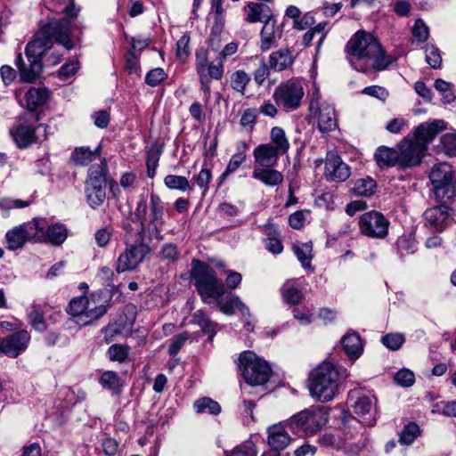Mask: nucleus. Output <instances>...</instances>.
<instances>
[{
  "label": "nucleus",
  "mask_w": 456,
  "mask_h": 456,
  "mask_svg": "<svg viewBox=\"0 0 456 456\" xmlns=\"http://www.w3.org/2000/svg\"><path fill=\"white\" fill-rule=\"evenodd\" d=\"M316 23V19L314 16L313 12H306L304 14L297 26L295 28H324L327 23L319 22Z\"/></svg>",
  "instance_id": "obj_60"
},
{
  "label": "nucleus",
  "mask_w": 456,
  "mask_h": 456,
  "mask_svg": "<svg viewBox=\"0 0 456 456\" xmlns=\"http://www.w3.org/2000/svg\"><path fill=\"white\" fill-rule=\"evenodd\" d=\"M194 408L198 413L208 412L212 415H218L221 412V406L209 397H203L194 403Z\"/></svg>",
  "instance_id": "obj_48"
},
{
  "label": "nucleus",
  "mask_w": 456,
  "mask_h": 456,
  "mask_svg": "<svg viewBox=\"0 0 456 456\" xmlns=\"http://www.w3.org/2000/svg\"><path fill=\"white\" fill-rule=\"evenodd\" d=\"M339 372L330 362H322L308 377V389L314 399L322 403L332 400L338 393Z\"/></svg>",
  "instance_id": "obj_4"
},
{
  "label": "nucleus",
  "mask_w": 456,
  "mask_h": 456,
  "mask_svg": "<svg viewBox=\"0 0 456 456\" xmlns=\"http://www.w3.org/2000/svg\"><path fill=\"white\" fill-rule=\"evenodd\" d=\"M29 232L27 231L24 224H20L9 230L5 234L7 248L16 250L21 248L29 239Z\"/></svg>",
  "instance_id": "obj_27"
},
{
  "label": "nucleus",
  "mask_w": 456,
  "mask_h": 456,
  "mask_svg": "<svg viewBox=\"0 0 456 456\" xmlns=\"http://www.w3.org/2000/svg\"><path fill=\"white\" fill-rule=\"evenodd\" d=\"M108 165L103 159L100 164L92 165L85 184L86 201L92 208L101 206L106 198Z\"/></svg>",
  "instance_id": "obj_9"
},
{
  "label": "nucleus",
  "mask_w": 456,
  "mask_h": 456,
  "mask_svg": "<svg viewBox=\"0 0 456 456\" xmlns=\"http://www.w3.org/2000/svg\"><path fill=\"white\" fill-rule=\"evenodd\" d=\"M313 247L310 242H297L293 245V251L303 267L307 268L311 265Z\"/></svg>",
  "instance_id": "obj_45"
},
{
  "label": "nucleus",
  "mask_w": 456,
  "mask_h": 456,
  "mask_svg": "<svg viewBox=\"0 0 456 456\" xmlns=\"http://www.w3.org/2000/svg\"><path fill=\"white\" fill-rule=\"evenodd\" d=\"M193 321L197 323L203 333L209 336L212 340L216 332L217 324L210 320L208 315L202 310L196 311L192 315Z\"/></svg>",
  "instance_id": "obj_40"
},
{
  "label": "nucleus",
  "mask_w": 456,
  "mask_h": 456,
  "mask_svg": "<svg viewBox=\"0 0 456 456\" xmlns=\"http://www.w3.org/2000/svg\"><path fill=\"white\" fill-rule=\"evenodd\" d=\"M28 232H29V239L33 242L45 241L47 223L44 218H35L28 224H24Z\"/></svg>",
  "instance_id": "obj_38"
},
{
  "label": "nucleus",
  "mask_w": 456,
  "mask_h": 456,
  "mask_svg": "<svg viewBox=\"0 0 456 456\" xmlns=\"http://www.w3.org/2000/svg\"><path fill=\"white\" fill-rule=\"evenodd\" d=\"M254 179L261 181L266 186H276L283 182L281 172L273 167L255 168L252 173Z\"/></svg>",
  "instance_id": "obj_30"
},
{
  "label": "nucleus",
  "mask_w": 456,
  "mask_h": 456,
  "mask_svg": "<svg viewBox=\"0 0 456 456\" xmlns=\"http://www.w3.org/2000/svg\"><path fill=\"white\" fill-rule=\"evenodd\" d=\"M253 156L256 164L262 167H273L281 156L271 143H262L253 151Z\"/></svg>",
  "instance_id": "obj_23"
},
{
  "label": "nucleus",
  "mask_w": 456,
  "mask_h": 456,
  "mask_svg": "<svg viewBox=\"0 0 456 456\" xmlns=\"http://www.w3.org/2000/svg\"><path fill=\"white\" fill-rule=\"evenodd\" d=\"M100 384L103 388L110 390L112 395H119L123 387L121 379L117 372L112 370H106L101 375Z\"/></svg>",
  "instance_id": "obj_39"
},
{
  "label": "nucleus",
  "mask_w": 456,
  "mask_h": 456,
  "mask_svg": "<svg viewBox=\"0 0 456 456\" xmlns=\"http://www.w3.org/2000/svg\"><path fill=\"white\" fill-rule=\"evenodd\" d=\"M25 106L28 112L35 110L45 104L49 99V90L45 87H30L25 94Z\"/></svg>",
  "instance_id": "obj_25"
},
{
  "label": "nucleus",
  "mask_w": 456,
  "mask_h": 456,
  "mask_svg": "<svg viewBox=\"0 0 456 456\" xmlns=\"http://www.w3.org/2000/svg\"><path fill=\"white\" fill-rule=\"evenodd\" d=\"M195 69L199 77L200 89L204 94L205 102H208L211 96L210 81L221 80L224 77V62L218 57L216 61H209L208 52L200 47L195 53Z\"/></svg>",
  "instance_id": "obj_8"
},
{
  "label": "nucleus",
  "mask_w": 456,
  "mask_h": 456,
  "mask_svg": "<svg viewBox=\"0 0 456 456\" xmlns=\"http://www.w3.org/2000/svg\"><path fill=\"white\" fill-rule=\"evenodd\" d=\"M271 69V65H267L265 58L261 57L259 59L258 67L253 72L255 83L259 86H263L265 79L270 76Z\"/></svg>",
  "instance_id": "obj_55"
},
{
  "label": "nucleus",
  "mask_w": 456,
  "mask_h": 456,
  "mask_svg": "<svg viewBox=\"0 0 456 456\" xmlns=\"http://www.w3.org/2000/svg\"><path fill=\"white\" fill-rule=\"evenodd\" d=\"M358 224L362 235L371 239H384L388 233L390 222L382 213L372 210L361 215Z\"/></svg>",
  "instance_id": "obj_15"
},
{
  "label": "nucleus",
  "mask_w": 456,
  "mask_h": 456,
  "mask_svg": "<svg viewBox=\"0 0 456 456\" xmlns=\"http://www.w3.org/2000/svg\"><path fill=\"white\" fill-rule=\"evenodd\" d=\"M420 435V428L415 422L406 424L399 433V443L403 445H411Z\"/></svg>",
  "instance_id": "obj_44"
},
{
  "label": "nucleus",
  "mask_w": 456,
  "mask_h": 456,
  "mask_svg": "<svg viewBox=\"0 0 456 456\" xmlns=\"http://www.w3.org/2000/svg\"><path fill=\"white\" fill-rule=\"evenodd\" d=\"M450 210L451 208L444 204L427 209L424 212L426 225L436 232H443L448 224Z\"/></svg>",
  "instance_id": "obj_22"
},
{
  "label": "nucleus",
  "mask_w": 456,
  "mask_h": 456,
  "mask_svg": "<svg viewBox=\"0 0 456 456\" xmlns=\"http://www.w3.org/2000/svg\"><path fill=\"white\" fill-rule=\"evenodd\" d=\"M212 298L215 299L218 309L224 314H233L235 308H237L243 316H248L250 314L248 307L240 300V298L232 292L226 291L224 286L223 287L222 291L218 292Z\"/></svg>",
  "instance_id": "obj_20"
},
{
  "label": "nucleus",
  "mask_w": 456,
  "mask_h": 456,
  "mask_svg": "<svg viewBox=\"0 0 456 456\" xmlns=\"http://www.w3.org/2000/svg\"><path fill=\"white\" fill-rule=\"evenodd\" d=\"M323 175L329 182L342 183L349 178L351 170L338 154L329 151L325 159Z\"/></svg>",
  "instance_id": "obj_17"
},
{
  "label": "nucleus",
  "mask_w": 456,
  "mask_h": 456,
  "mask_svg": "<svg viewBox=\"0 0 456 456\" xmlns=\"http://www.w3.org/2000/svg\"><path fill=\"white\" fill-rule=\"evenodd\" d=\"M396 384L402 387H411L415 381L414 373L409 370H401L397 371L394 378Z\"/></svg>",
  "instance_id": "obj_64"
},
{
  "label": "nucleus",
  "mask_w": 456,
  "mask_h": 456,
  "mask_svg": "<svg viewBox=\"0 0 456 456\" xmlns=\"http://www.w3.org/2000/svg\"><path fill=\"white\" fill-rule=\"evenodd\" d=\"M239 368L246 383L250 386L265 384L272 374L268 362L250 351L244 352L240 355Z\"/></svg>",
  "instance_id": "obj_10"
},
{
  "label": "nucleus",
  "mask_w": 456,
  "mask_h": 456,
  "mask_svg": "<svg viewBox=\"0 0 456 456\" xmlns=\"http://www.w3.org/2000/svg\"><path fill=\"white\" fill-rule=\"evenodd\" d=\"M305 91L302 84L294 79L281 82L273 91L276 105L289 112L297 110L302 103Z\"/></svg>",
  "instance_id": "obj_12"
},
{
  "label": "nucleus",
  "mask_w": 456,
  "mask_h": 456,
  "mask_svg": "<svg viewBox=\"0 0 456 456\" xmlns=\"http://www.w3.org/2000/svg\"><path fill=\"white\" fill-rule=\"evenodd\" d=\"M376 403L374 396L362 395L352 404L354 413L363 425L373 427L376 424Z\"/></svg>",
  "instance_id": "obj_19"
},
{
  "label": "nucleus",
  "mask_w": 456,
  "mask_h": 456,
  "mask_svg": "<svg viewBox=\"0 0 456 456\" xmlns=\"http://www.w3.org/2000/svg\"><path fill=\"white\" fill-rule=\"evenodd\" d=\"M258 110L256 108H248L241 113L240 125L241 127L252 132L257 120Z\"/></svg>",
  "instance_id": "obj_53"
},
{
  "label": "nucleus",
  "mask_w": 456,
  "mask_h": 456,
  "mask_svg": "<svg viewBox=\"0 0 456 456\" xmlns=\"http://www.w3.org/2000/svg\"><path fill=\"white\" fill-rule=\"evenodd\" d=\"M164 184L170 190H178L182 191H193V184L190 183L187 177L176 175H167L164 178Z\"/></svg>",
  "instance_id": "obj_41"
},
{
  "label": "nucleus",
  "mask_w": 456,
  "mask_h": 456,
  "mask_svg": "<svg viewBox=\"0 0 456 456\" xmlns=\"http://www.w3.org/2000/svg\"><path fill=\"white\" fill-rule=\"evenodd\" d=\"M191 278L194 286L204 303L221 292L224 283L216 276V271L208 264L193 259L191 262Z\"/></svg>",
  "instance_id": "obj_7"
},
{
  "label": "nucleus",
  "mask_w": 456,
  "mask_h": 456,
  "mask_svg": "<svg viewBox=\"0 0 456 456\" xmlns=\"http://www.w3.org/2000/svg\"><path fill=\"white\" fill-rule=\"evenodd\" d=\"M434 86L440 93L445 103H451L455 100L456 97L451 83L437 78L434 83Z\"/></svg>",
  "instance_id": "obj_54"
},
{
  "label": "nucleus",
  "mask_w": 456,
  "mask_h": 456,
  "mask_svg": "<svg viewBox=\"0 0 456 456\" xmlns=\"http://www.w3.org/2000/svg\"><path fill=\"white\" fill-rule=\"evenodd\" d=\"M101 145H99L94 151H92L89 147L82 146L76 148L72 154V160L79 166H86L92 162L96 156L101 153Z\"/></svg>",
  "instance_id": "obj_37"
},
{
  "label": "nucleus",
  "mask_w": 456,
  "mask_h": 456,
  "mask_svg": "<svg viewBox=\"0 0 456 456\" xmlns=\"http://www.w3.org/2000/svg\"><path fill=\"white\" fill-rule=\"evenodd\" d=\"M250 82V76L242 69H238L231 74L230 86L241 95L245 94L246 88Z\"/></svg>",
  "instance_id": "obj_42"
},
{
  "label": "nucleus",
  "mask_w": 456,
  "mask_h": 456,
  "mask_svg": "<svg viewBox=\"0 0 456 456\" xmlns=\"http://www.w3.org/2000/svg\"><path fill=\"white\" fill-rule=\"evenodd\" d=\"M320 444L323 447L327 448H345L346 450H349V452L353 455L358 454L363 444H349L345 442L343 444L339 442V440L332 434H324L319 438Z\"/></svg>",
  "instance_id": "obj_32"
},
{
  "label": "nucleus",
  "mask_w": 456,
  "mask_h": 456,
  "mask_svg": "<svg viewBox=\"0 0 456 456\" xmlns=\"http://www.w3.org/2000/svg\"><path fill=\"white\" fill-rule=\"evenodd\" d=\"M192 181L201 190L202 196H205L209 190V183L212 181V172L205 165L198 175H193Z\"/></svg>",
  "instance_id": "obj_51"
},
{
  "label": "nucleus",
  "mask_w": 456,
  "mask_h": 456,
  "mask_svg": "<svg viewBox=\"0 0 456 456\" xmlns=\"http://www.w3.org/2000/svg\"><path fill=\"white\" fill-rule=\"evenodd\" d=\"M443 151L449 156H456V134H446L441 137Z\"/></svg>",
  "instance_id": "obj_62"
},
{
  "label": "nucleus",
  "mask_w": 456,
  "mask_h": 456,
  "mask_svg": "<svg viewBox=\"0 0 456 456\" xmlns=\"http://www.w3.org/2000/svg\"><path fill=\"white\" fill-rule=\"evenodd\" d=\"M40 116L36 112H24L17 119V124L10 134L20 149H26L33 143L47 138V126L39 124Z\"/></svg>",
  "instance_id": "obj_5"
},
{
  "label": "nucleus",
  "mask_w": 456,
  "mask_h": 456,
  "mask_svg": "<svg viewBox=\"0 0 456 456\" xmlns=\"http://www.w3.org/2000/svg\"><path fill=\"white\" fill-rule=\"evenodd\" d=\"M167 77V74L161 68L150 70L145 77V83L150 86H157Z\"/></svg>",
  "instance_id": "obj_61"
},
{
  "label": "nucleus",
  "mask_w": 456,
  "mask_h": 456,
  "mask_svg": "<svg viewBox=\"0 0 456 456\" xmlns=\"http://www.w3.org/2000/svg\"><path fill=\"white\" fill-rule=\"evenodd\" d=\"M67 228L61 224H53L46 228L45 243H50L53 246L61 245L67 239Z\"/></svg>",
  "instance_id": "obj_35"
},
{
  "label": "nucleus",
  "mask_w": 456,
  "mask_h": 456,
  "mask_svg": "<svg viewBox=\"0 0 456 456\" xmlns=\"http://www.w3.org/2000/svg\"><path fill=\"white\" fill-rule=\"evenodd\" d=\"M130 352V346L127 345L114 344L108 349L109 359L112 362H125Z\"/></svg>",
  "instance_id": "obj_52"
},
{
  "label": "nucleus",
  "mask_w": 456,
  "mask_h": 456,
  "mask_svg": "<svg viewBox=\"0 0 456 456\" xmlns=\"http://www.w3.org/2000/svg\"><path fill=\"white\" fill-rule=\"evenodd\" d=\"M245 15L248 22L263 21L267 25L271 12L269 7L265 4L250 3L245 9Z\"/></svg>",
  "instance_id": "obj_31"
},
{
  "label": "nucleus",
  "mask_w": 456,
  "mask_h": 456,
  "mask_svg": "<svg viewBox=\"0 0 456 456\" xmlns=\"http://www.w3.org/2000/svg\"><path fill=\"white\" fill-rule=\"evenodd\" d=\"M268 444L272 449L282 451L290 443V436L282 424H275L268 428Z\"/></svg>",
  "instance_id": "obj_24"
},
{
  "label": "nucleus",
  "mask_w": 456,
  "mask_h": 456,
  "mask_svg": "<svg viewBox=\"0 0 456 456\" xmlns=\"http://www.w3.org/2000/svg\"><path fill=\"white\" fill-rule=\"evenodd\" d=\"M189 338H190V334L187 331H184L183 333H180V334L175 336L172 338L171 343L168 346V354L171 356L176 355L179 353V351L183 347V346L186 344V342L189 340Z\"/></svg>",
  "instance_id": "obj_59"
},
{
  "label": "nucleus",
  "mask_w": 456,
  "mask_h": 456,
  "mask_svg": "<svg viewBox=\"0 0 456 456\" xmlns=\"http://www.w3.org/2000/svg\"><path fill=\"white\" fill-rule=\"evenodd\" d=\"M107 312L106 306L91 307V303L87 297L80 296L70 300L67 313L70 314L73 321L79 326L90 325L99 320Z\"/></svg>",
  "instance_id": "obj_13"
},
{
  "label": "nucleus",
  "mask_w": 456,
  "mask_h": 456,
  "mask_svg": "<svg viewBox=\"0 0 456 456\" xmlns=\"http://www.w3.org/2000/svg\"><path fill=\"white\" fill-rule=\"evenodd\" d=\"M377 165L380 168L399 166L398 151L394 148L379 146L374 154Z\"/></svg>",
  "instance_id": "obj_29"
},
{
  "label": "nucleus",
  "mask_w": 456,
  "mask_h": 456,
  "mask_svg": "<svg viewBox=\"0 0 456 456\" xmlns=\"http://www.w3.org/2000/svg\"><path fill=\"white\" fill-rule=\"evenodd\" d=\"M294 63V56L288 48H281L269 55V64L274 71L281 72L289 69Z\"/></svg>",
  "instance_id": "obj_26"
},
{
  "label": "nucleus",
  "mask_w": 456,
  "mask_h": 456,
  "mask_svg": "<svg viewBox=\"0 0 456 456\" xmlns=\"http://www.w3.org/2000/svg\"><path fill=\"white\" fill-rule=\"evenodd\" d=\"M405 338L401 333H388L382 337V344L388 349L396 351L403 345Z\"/></svg>",
  "instance_id": "obj_56"
},
{
  "label": "nucleus",
  "mask_w": 456,
  "mask_h": 456,
  "mask_svg": "<svg viewBox=\"0 0 456 456\" xmlns=\"http://www.w3.org/2000/svg\"><path fill=\"white\" fill-rule=\"evenodd\" d=\"M29 65L22 66L19 70L20 79L25 83H34L43 71V62L28 58Z\"/></svg>",
  "instance_id": "obj_34"
},
{
  "label": "nucleus",
  "mask_w": 456,
  "mask_h": 456,
  "mask_svg": "<svg viewBox=\"0 0 456 456\" xmlns=\"http://www.w3.org/2000/svg\"><path fill=\"white\" fill-rule=\"evenodd\" d=\"M282 297L287 304L297 305L303 299V293L291 282L287 281L281 289Z\"/></svg>",
  "instance_id": "obj_47"
},
{
  "label": "nucleus",
  "mask_w": 456,
  "mask_h": 456,
  "mask_svg": "<svg viewBox=\"0 0 456 456\" xmlns=\"http://www.w3.org/2000/svg\"><path fill=\"white\" fill-rule=\"evenodd\" d=\"M445 129V122L436 119L431 123H422L415 130L413 137L403 138L398 145L399 166L411 167L419 164L428 143Z\"/></svg>",
  "instance_id": "obj_3"
},
{
  "label": "nucleus",
  "mask_w": 456,
  "mask_h": 456,
  "mask_svg": "<svg viewBox=\"0 0 456 456\" xmlns=\"http://www.w3.org/2000/svg\"><path fill=\"white\" fill-rule=\"evenodd\" d=\"M248 150V144L246 142H240L237 145V151L231 157L224 172L219 177L221 182L225 180L228 175L234 173L246 160Z\"/></svg>",
  "instance_id": "obj_28"
},
{
  "label": "nucleus",
  "mask_w": 456,
  "mask_h": 456,
  "mask_svg": "<svg viewBox=\"0 0 456 456\" xmlns=\"http://www.w3.org/2000/svg\"><path fill=\"white\" fill-rule=\"evenodd\" d=\"M426 61L433 69H439L442 65V57L439 50L433 45H428L425 47Z\"/></svg>",
  "instance_id": "obj_58"
},
{
  "label": "nucleus",
  "mask_w": 456,
  "mask_h": 456,
  "mask_svg": "<svg viewBox=\"0 0 456 456\" xmlns=\"http://www.w3.org/2000/svg\"><path fill=\"white\" fill-rule=\"evenodd\" d=\"M328 421L327 413L321 408L305 409L289 420L287 425L306 435H314L318 432Z\"/></svg>",
  "instance_id": "obj_14"
},
{
  "label": "nucleus",
  "mask_w": 456,
  "mask_h": 456,
  "mask_svg": "<svg viewBox=\"0 0 456 456\" xmlns=\"http://www.w3.org/2000/svg\"><path fill=\"white\" fill-rule=\"evenodd\" d=\"M342 346L351 359L358 358L362 353V339L357 333L345 335L342 338Z\"/></svg>",
  "instance_id": "obj_33"
},
{
  "label": "nucleus",
  "mask_w": 456,
  "mask_h": 456,
  "mask_svg": "<svg viewBox=\"0 0 456 456\" xmlns=\"http://www.w3.org/2000/svg\"><path fill=\"white\" fill-rule=\"evenodd\" d=\"M30 340L27 330H20L6 337L1 342V350L6 355L16 357L24 350Z\"/></svg>",
  "instance_id": "obj_21"
},
{
  "label": "nucleus",
  "mask_w": 456,
  "mask_h": 456,
  "mask_svg": "<svg viewBox=\"0 0 456 456\" xmlns=\"http://www.w3.org/2000/svg\"><path fill=\"white\" fill-rule=\"evenodd\" d=\"M429 179L434 186L436 198L439 201L452 200L456 198V181L453 179L451 165L445 162L434 165Z\"/></svg>",
  "instance_id": "obj_11"
},
{
  "label": "nucleus",
  "mask_w": 456,
  "mask_h": 456,
  "mask_svg": "<svg viewBox=\"0 0 456 456\" xmlns=\"http://www.w3.org/2000/svg\"><path fill=\"white\" fill-rule=\"evenodd\" d=\"M68 30H37L33 39L25 48L27 58H33L43 62V56L51 50L54 43L63 45L67 50L74 47Z\"/></svg>",
  "instance_id": "obj_6"
},
{
  "label": "nucleus",
  "mask_w": 456,
  "mask_h": 456,
  "mask_svg": "<svg viewBox=\"0 0 456 456\" xmlns=\"http://www.w3.org/2000/svg\"><path fill=\"white\" fill-rule=\"evenodd\" d=\"M150 220L147 224L148 231L151 235H154L156 239L162 240L161 230L165 225V204L161 198L151 193L150 197Z\"/></svg>",
  "instance_id": "obj_18"
},
{
  "label": "nucleus",
  "mask_w": 456,
  "mask_h": 456,
  "mask_svg": "<svg viewBox=\"0 0 456 456\" xmlns=\"http://www.w3.org/2000/svg\"><path fill=\"white\" fill-rule=\"evenodd\" d=\"M146 211L147 201L142 198L134 211V215L140 220V227L135 231L126 227L124 236L126 248L116 263V271L118 273L134 270L151 251L150 247L144 242Z\"/></svg>",
  "instance_id": "obj_1"
},
{
  "label": "nucleus",
  "mask_w": 456,
  "mask_h": 456,
  "mask_svg": "<svg viewBox=\"0 0 456 456\" xmlns=\"http://www.w3.org/2000/svg\"><path fill=\"white\" fill-rule=\"evenodd\" d=\"M45 313L39 305H33L28 314V320L31 326L37 331H44L46 329Z\"/></svg>",
  "instance_id": "obj_49"
},
{
  "label": "nucleus",
  "mask_w": 456,
  "mask_h": 456,
  "mask_svg": "<svg viewBox=\"0 0 456 456\" xmlns=\"http://www.w3.org/2000/svg\"><path fill=\"white\" fill-rule=\"evenodd\" d=\"M377 187L375 180L370 177L357 179L353 187V192L358 196H370Z\"/></svg>",
  "instance_id": "obj_43"
},
{
  "label": "nucleus",
  "mask_w": 456,
  "mask_h": 456,
  "mask_svg": "<svg viewBox=\"0 0 456 456\" xmlns=\"http://www.w3.org/2000/svg\"><path fill=\"white\" fill-rule=\"evenodd\" d=\"M113 230L110 226H104L97 230L94 233L95 243L101 247L105 248L112 236Z\"/></svg>",
  "instance_id": "obj_63"
},
{
  "label": "nucleus",
  "mask_w": 456,
  "mask_h": 456,
  "mask_svg": "<svg viewBox=\"0 0 456 456\" xmlns=\"http://www.w3.org/2000/svg\"><path fill=\"white\" fill-rule=\"evenodd\" d=\"M270 138L273 148L280 155H284L289 151V142L284 129L280 126H273L270 132Z\"/></svg>",
  "instance_id": "obj_36"
},
{
  "label": "nucleus",
  "mask_w": 456,
  "mask_h": 456,
  "mask_svg": "<svg viewBox=\"0 0 456 456\" xmlns=\"http://www.w3.org/2000/svg\"><path fill=\"white\" fill-rule=\"evenodd\" d=\"M395 248L397 253L403 256L406 254H412L416 247L412 239L407 236H401L395 242Z\"/></svg>",
  "instance_id": "obj_57"
},
{
  "label": "nucleus",
  "mask_w": 456,
  "mask_h": 456,
  "mask_svg": "<svg viewBox=\"0 0 456 456\" xmlns=\"http://www.w3.org/2000/svg\"><path fill=\"white\" fill-rule=\"evenodd\" d=\"M282 30H261L260 49L263 52L276 46L282 37Z\"/></svg>",
  "instance_id": "obj_46"
},
{
  "label": "nucleus",
  "mask_w": 456,
  "mask_h": 456,
  "mask_svg": "<svg viewBox=\"0 0 456 456\" xmlns=\"http://www.w3.org/2000/svg\"><path fill=\"white\" fill-rule=\"evenodd\" d=\"M345 51L347 61L357 70L360 69L354 61L371 60L376 71L384 70L397 61L396 57L386 54L378 38L366 30H357L346 43Z\"/></svg>",
  "instance_id": "obj_2"
},
{
  "label": "nucleus",
  "mask_w": 456,
  "mask_h": 456,
  "mask_svg": "<svg viewBox=\"0 0 456 456\" xmlns=\"http://www.w3.org/2000/svg\"><path fill=\"white\" fill-rule=\"evenodd\" d=\"M312 118L315 119L322 133H329L338 126V120L334 107L325 102H321L318 98H313L309 104Z\"/></svg>",
  "instance_id": "obj_16"
},
{
  "label": "nucleus",
  "mask_w": 456,
  "mask_h": 456,
  "mask_svg": "<svg viewBox=\"0 0 456 456\" xmlns=\"http://www.w3.org/2000/svg\"><path fill=\"white\" fill-rule=\"evenodd\" d=\"M212 8L214 11L209 12L208 17V22L212 28H219L224 25V9L221 4V1L212 0Z\"/></svg>",
  "instance_id": "obj_50"
}]
</instances>
